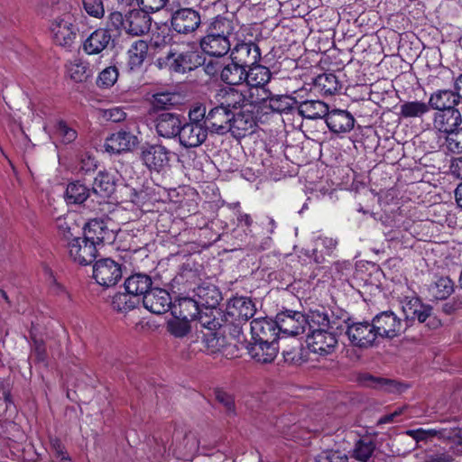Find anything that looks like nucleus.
<instances>
[{
	"instance_id": "31",
	"label": "nucleus",
	"mask_w": 462,
	"mask_h": 462,
	"mask_svg": "<svg viewBox=\"0 0 462 462\" xmlns=\"http://www.w3.org/2000/svg\"><path fill=\"white\" fill-rule=\"evenodd\" d=\"M171 312L174 318L193 321L199 313V306L193 296L181 297L172 302Z\"/></svg>"
},
{
	"instance_id": "64",
	"label": "nucleus",
	"mask_w": 462,
	"mask_h": 462,
	"mask_svg": "<svg viewBox=\"0 0 462 462\" xmlns=\"http://www.w3.org/2000/svg\"><path fill=\"white\" fill-rule=\"evenodd\" d=\"M97 167V162L94 156L88 152H84L79 158V170L88 173L93 171Z\"/></svg>"
},
{
	"instance_id": "32",
	"label": "nucleus",
	"mask_w": 462,
	"mask_h": 462,
	"mask_svg": "<svg viewBox=\"0 0 462 462\" xmlns=\"http://www.w3.org/2000/svg\"><path fill=\"white\" fill-rule=\"evenodd\" d=\"M307 325L313 331L314 328H326L328 330H343L342 325L338 319H330L327 310H311L306 317Z\"/></svg>"
},
{
	"instance_id": "5",
	"label": "nucleus",
	"mask_w": 462,
	"mask_h": 462,
	"mask_svg": "<svg viewBox=\"0 0 462 462\" xmlns=\"http://www.w3.org/2000/svg\"><path fill=\"white\" fill-rule=\"evenodd\" d=\"M374 328L378 337L394 338L405 331L408 327L393 311L385 310L373 318Z\"/></svg>"
},
{
	"instance_id": "55",
	"label": "nucleus",
	"mask_w": 462,
	"mask_h": 462,
	"mask_svg": "<svg viewBox=\"0 0 462 462\" xmlns=\"http://www.w3.org/2000/svg\"><path fill=\"white\" fill-rule=\"evenodd\" d=\"M152 103L154 109H168L177 103V96L171 92L156 93L152 96Z\"/></svg>"
},
{
	"instance_id": "54",
	"label": "nucleus",
	"mask_w": 462,
	"mask_h": 462,
	"mask_svg": "<svg viewBox=\"0 0 462 462\" xmlns=\"http://www.w3.org/2000/svg\"><path fill=\"white\" fill-rule=\"evenodd\" d=\"M190 322L189 319L174 318L168 321V330L177 337H182L190 331Z\"/></svg>"
},
{
	"instance_id": "25",
	"label": "nucleus",
	"mask_w": 462,
	"mask_h": 462,
	"mask_svg": "<svg viewBox=\"0 0 462 462\" xmlns=\"http://www.w3.org/2000/svg\"><path fill=\"white\" fill-rule=\"evenodd\" d=\"M118 178L116 172L100 171L92 185V193L103 200L108 199L116 192Z\"/></svg>"
},
{
	"instance_id": "2",
	"label": "nucleus",
	"mask_w": 462,
	"mask_h": 462,
	"mask_svg": "<svg viewBox=\"0 0 462 462\" xmlns=\"http://www.w3.org/2000/svg\"><path fill=\"white\" fill-rule=\"evenodd\" d=\"M172 155L166 146L146 142L140 147L139 158L150 171L160 173L170 168Z\"/></svg>"
},
{
	"instance_id": "20",
	"label": "nucleus",
	"mask_w": 462,
	"mask_h": 462,
	"mask_svg": "<svg viewBox=\"0 0 462 462\" xmlns=\"http://www.w3.org/2000/svg\"><path fill=\"white\" fill-rule=\"evenodd\" d=\"M192 296L199 308H215L222 300L219 289L209 282H203L192 289Z\"/></svg>"
},
{
	"instance_id": "57",
	"label": "nucleus",
	"mask_w": 462,
	"mask_h": 462,
	"mask_svg": "<svg viewBox=\"0 0 462 462\" xmlns=\"http://www.w3.org/2000/svg\"><path fill=\"white\" fill-rule=\"evenodd\" d=\"M446 143L448 151L453 153H462V127L458 126L446 134Z\"/></svg>"
},
{
	"instance_id": "33",
	"label": "nucleus",
	"mask_w": 462,
	"mask_h": 462,
	"mask_svg": "<svg viewBox=\"0 0 462 462\" xmlns=\"http://www.w3.org/2000/svg\"><path fill=\"white\" fill-rule=\"evenodd\" d=\"M111 33L106 29L94 31L84 42L83 50L90 55L98 54L109 45Z\"/></svg>"
},
{
	"instance_id": "37",
	"label": "nucleus",
	"mask_w": 462,
	"mask_h": 462,
	"mask_svg": "<svg viewBox=\"0 0 462 462\" xmlns=\"http://www.w3.org/2000/svg\"><path fill=\"white\" fill-rule=\"evenodd\" d=\"M361 382L369 387L384 391L387 393H402L407 387L395 380L375 377L371 374H365L361 377Z\"/></svg>"
},
{
	"instance_id": "56",
	"label": "nucleus",
	"mask_w": 462,
	"mask_h": 462,
	"mask_svg": "<svg viewBox=\"0 0 462 462\" xmlns=\"http://www.w3.org/2000/svg\"><path fill=\"white\" fill-rule=\"evenodd\" d=\"M118 79V70L115 66H109L104 69L98 75L97 85L100 88H108L116 82Z\"/></svg>"
},
{
	"instance_id": "11",
	"label": "nucleus",
	"mask_w": 462,
	"mask_h": 462,
	"mask_svg": "<svg viewBox=\"0 0 462 462\" xmlns=\"http://www.w3.org/2000/svg\"><path fill=\"white\" fill-rule=\"evenodd\" d=\"M256 312L254 302L249 297L236 296L227 302L225 318H230L236 321H244V324L254 317Z\"/></svg>"
},
{
	"instance_id": "18",
	"label": "nucleus",
	"mask_w": 462,
	"mask_h": 462,
	"mask_svg": "<svg viewBox=\"0 0 462 462\" xmlns=\"http://www.w3.org/2000/svg\"><path fill=\"white\" fill-rule=\"evenodd\" d=\"M276 320L268 318L254 319L250 323L252 340L277 342L279 334Z\"/></svg>"
},
{
	"instance_id": "42",
	"label": "nucleus",
	"mask_w": 462,
	"mask_h": 462,
	"mask_svg": "<svg viewBox=\"0 0 462 462\" xmlns=\"http://www.w3.org/2000/svg\"><path fill=\"white\" fill-rule=\"evenodd\" d=\"M270 69L263 65L255 64L246 69L245 82L249 87L266 86L271 80Z\"/></svg>"
},
{
	"instance_id": "19",
	"label": "nucleus",
	"mask_w": 462,
	"mask_h": 462,
	"mask_svg": "<svg viewBox=\"0 0 462 462\" xmlns=\"http://www.w3.org/2000/svg\"><path fill=\"white\" fill-rule=\"evenodd\" d=\"M149 14L142 8L129 11L125 22V32L133 36H141L148 32L152 23Z\"/></svg>"
},
{
	"instance_id": "61",
	"label": "nucleus",
	"mask_w": 462,
	"mask_h": 462,
	"mask_svg": "<svg viewBox=\"0 0 462 462\" xmlns=\"http://www.w3.org/2000/svg\"><path fill=\"white\" fill-rule=\"evenodd\" d=\"M104 0H83V6L86 12L97 18H100L105 14Z\"/></svg>"
},
{
	"instance_id": "39",
	"label": "nucleus",
	"mask_w": 462,
	"mask_h": 462,
	"mask_svg": "<svg viewBox=\"0 0 462 462\" xmlns=\"http://www.w3.org/2000/svg\"><path fill=\"white\" fill-rule=\"evenodd\" d=\"M235 26L233 21L217 15L211 19L207 24L205 35H217L218 37L225 36L230 38L234 34Z\"/></svg>"
},
{
	"instance_id": "60",
	"label": "nucleus",
	"mask_w": 462,
	"mask_h": 462,
	"mask_svg": "<svg viewBox=\"0 0 462 462\" xmlns=\"http://www.w3.org/2000/svg\"><path fill=\"white\" fill-rule=\"evenodd\" d=\"M346 455L337 450H325L320 452L315 462H347Z\"/></svg>"
},
{
	"instance_id": "12",
	"label": "nucleus",
	"mask_w": 462,
	"mask_h": 462,
	"mask_svg": "<svg viewBox=\"0 0 462 462\" xmlns=\"http://www.w3.org/2000/svg\"><path fill=\"white\" fill-rule=\"evenodd\" d=\"M69 254L77 263L81 265L90 264L97 257V248L94 246V242L90 243L82 238L74 237L68 243Z\"/></svg>"
},
{
	"instance_id": "30",
	"label": "nucleus",
	"mask_w": 462,
	"mask_h": 462,
	"mask_svg": "<svg viewBox=\"0 0 462 462\" xmlns=\"http://www.w3.org/2000/svg\"><path fill=\"white\" fill-rule=\"evenodd\" d=\"M124 287L127 292L135 295L140 300L153 288L152 277L144 273H134L127 277Z\"/></svg>"
},
{
	"instance_id": "4",
	"label": "nucleus",
	"mask_w": 462,
	"mask_h": 462,
	"mask_svg": "<svg viewBox=\"0 0 462 462\" xmlns=\"http://www.w3.org/2000/svg\"><path fill=\"white\" fill-rule=\"evenodd\" d=\"M54 42L66 49L71 50L79 32L75 18L70 14H64L56 18L51 24Z\"/></svg>"
},
{
	"instance_id": "26",
	"label": "nucleus",
	"mask_w": 462,
	"mask_h": 462,
	"mask_svg": "<svg viewBox=\"0 0 462 462\" xmlns=\"http://www.w3.org/2000/svg\"><path fill=\"white\" fill-rule=\"evenodd\" d=\"M248 354L256 362L262 364L272 363L279 352L278 342H263L253 340L245 346Z\"/></svg>"
},
{
	"instance_id": "8",
	"label": "nucleus",
	"mask_w": 462,
	"mask_h": 462,
	"mask_svg": "<svg viewBox=\"0 0 462 462\" xmlns=\"http://www.w3.org/2000/svg\"><path fill=\"white\" fill-rule=\"evenodd\" d=\"M337 330L314 328L308 337V347L310 352L326 356L333 353L337 346Z\"/></svg>"
},
{
	"instance_id": "29",
	"label": "nucleus",
	"mask_w": 462,
	"mask_h": 462,
	"mask_svg": "<svg viewBox=\"0 0 462 462\" xmlns=\"http://www.w3.org/2000/svg\"><path fill=\"white\" fill-rule=\"evenodd\" d=\"M462 123V116L457 108L439 110L433 118L434 128L448 134L456 130Z\"/></svg>"
},
{
	"instance_id": "27",
	"label": "nucleus",
	"mask_w": 462,
	"mask_h": 462,
	"mask_svg": "<svg viewBox=\"0 0 462 462\" xmlns=\"http://www.w3.org/2000/svg\"><path fill=\"white\" fill-rule=\"evenodd\" d=\"M325 121L328 129L336 134L350 132L355 125L354 116L348 111L341 109L328 110Z\"/></svg>"
},
{
	"instance_id": "10",
	"label": "nucleus",
	"mask_w": 462,
	"mask_h": 462,
	"mask_svg": "<svg viewBox=\"0 0 462 462\" xmlns=\"http://www.w3.org/2000/svg\"><path fill=\"white\" fill-rule=\"evenodd\" d=\"M275 320L279 333L291 337L304 333L308 323L305 315L290 310L278 313Z\"/></svg>"
},
{
	"instance_id": "1",
	"label": "nucleus",
	"mask_w": 462,
	"mask_h": 462,
	"mask_svg": "<svg viewBox=\"0 0 462 462\" xmlns=\"http://www.w3.org/2000/svg\"><path fill=\"white\" fill-rule=\"evenodd\" d=\"M205 63V58L198 51H177L171 49L164 57L157 60V65L161 69H166L170 73L184 74Z\"/></svg>"
},
{
	"instance_id": "35",
	"label": "nucleus",
	"mask_w": 462,
	"mask_h": 462,
	"mask_svg": "<svg viewBox=\"0 0 462 462\" xmlns=\"http://www.w3.org/2000/svg\"><path fill=\"white\" fill-rule=\"evenodd\" d=\"M203 342L207 350L211 354L221 352L226 356L234 355L233 351L228 350L232 346V342H228L226 337L220 335L217 330L204 334Z\"/></svg>"
},
{
	"instance_id": "23",
	"label": "nucleus",
	"mask_w": 462,
	"mask_h": 462,
	"mask_svg": "<svg viewBox=\"0 0 462 462\" xmlns=\"http://www.w3.org/2000/svg\"><path fill=\"white\" fill-rule=\"evenodd\" d=\"M138 144V138L127 131H118L106 138V151L110 153H121L134 150Z\"/></svg>"
},
{
	"instance_id": "36",
	"label": "nucleus",
	"mask_w": 462,
	"mask_h": 462,
	"mask_svg": "<svg viewBox=\"0 0 462 462\" xmlns=\"http://www.w3.org/2000/svg\"><path fill=\"white\" fill-rule=\"evenodd\" d=\"M225 315L217 308H199L197 319L201 327L208 328V332L220 329L223 326Z\"/></svg>"
},
{
	"instance_id": "52",
	"label": "nucleus",
	"mask_w": 462,
	"mask_h": 462,
	"mask_svg": "<svg viewBox=\"0 0 462 462\" xmlns=\"http://www.w3.org/2000/svg\"><path fill=\"white\" fill-rule=\"evenodd\" d=\"M54 134L64 144L71 143L78 136L77 131L69 126L64 120L57 121Z\"/></svg>"
},
{
	"instance_id": "41",
	"label": "nucleus",
	"mask_w": 462,
	"mask_h": 462,
	"mask_svg": "<svg viewBox=\"0 0 462 462\" xmlns=\"http://www.w3.org/2000/svg\"><path fill=\"white\" fill-rule=\"evenodd\" d=\"M243 325H245L244 321H236L230 318H227L226 320V318H225L222 326L224 332L227 330L230 337L235 341L232 346L237 350L245 348V346L249 343L243 333Z\"/></svg>"
},
{
	"instance_id": "46",
	"label": "nucleus",
	"mask_w": 462,
	"mask_h": 462,
	"mask_svg": "<svg viewBox=\"0 0 462 462\" xmlns=\"http://www.w3.org/2000/svg\"><path fill=\"white\" fill-rule=\"evenodd\" d=\"M430 109L429 103L422 101H406L400 106V116L402 118H421Z\"/></svg>"
},
{
	"instance_id": "62",
	"label": "nucleus",
	"mask_w": 462,
	"mask_h": 462,
	"mask_svg": "<svg viewBox=\"0 0 462 462\" xmlns=\"http://www.w3.org/2000/svg\"><path fill=\"white\" fill-rule=\"evenodd\" d=\"M206 106L203 105H197L190 108L189 112V124L206 125L207 119Z\"/></svg>"
},
{
	"instance_id": "14",
	"label": "nucleus",
	"mask_w": 462,
	"mask_h": 462,
	"mask_svg": "<svg viewBox=\"0 0 462 462\" xmlns=\"http://www.w3.org/2000/svg\"><path fill=\"white\" fill-rule=\"evenodd\" d=\"M231 118H234L233 111H227L217 103L207 114L206 127L211 134L223 135L231 129Z\"/></svg>"
},
{
	"instance_id": "34",
	"label": "nucleus",
	"mask_w": 462,
	"mask_h": 462,
	"mask_svg": "<svg viewBox=\"0 0 462 462\" xmlns=\"http://www.w3.org/2000/svg\"><path fill=\"white\" fill-rule=\"evenodd\" d=\"M460 98L456 90L442 89L432 93L429 99V105L436 110L453 109L459 104Z\"/></svg>"
},
{
	"instance_id": "59",
	"label": "nucleus",
	"mask_w": 462,
	"mask_h": 462,
	"mask_svg": "<svg viewBox=\"0 0 462 462\" xmlns=\"http://www.w3.org/2000/svg\"><path fill=\"white\" fill-rule=\"evenodd\" d=\"M454 427L453 428H435L426 430V435L429 441L434 438H438L442 440H448L454 442Z\"/></svg>"
},
{
	"instance_id": "22",
	"label": "nucleus",
	"mask_w": 462,
	"mask_h": 462,
	"mask_svg": "<svg viewBox=\"0 0 462 462\" xmlns=\"http://www.w3.org/2000/svg\"><path fill=\"white\" fill-rule=\"evenodd\" d=\"M233 116L229 132L235 137L242 138L254 132L256 121L252 110L246 108L239 112L233 111Z\"/></svg>"
},
{
	"instance_id": "15",
	"label": "nucleus",
	"mask_w": 462,
	"mask_h": 462,
	"mask_svg": "<svg viewBox=\"0 0 462 462\" xmlns=\"http://www.w3.org/2000/svg\"><path fill=\"white\" fill-rule=\"evenodd\" d=\"M230 59L244 68L248 69L260 60V48L253 42H237L230 51Z\"/></svg>"
},
{
	"instance_id": "9",
	"label": "nucleus",
	"mask_w": 462,
	"mask_h": 462,
	"mask_svg": "<svg viewBox=\"0 0 462 462\" xmlns=\"http://www.w3.org/2000/svg\"><path fill=\"white\" fill-rule=\"evenodd\" d=\"M122 267L111 258L97 261L93 267V277L98 284L104 287L116 285L122 278Z\"/></svg>"
},
{
	"instance_id": "6",
	"label": "nucleus",
	"mask_w": 462,
	"mask_h": 462,
	"mask_svg": "<svg viewBox=\"0 0 462 462\" xmlns=\"http://www.w3.org/2000/svg\"><path fill=\"white\" fill-rule=\"evenodd\" d=\"M170 22L171 29L176 33L189 35L199 28L201 15L198 10L182 7L172 12Z\"/></svg>"
},
{
	"instance_id": "49",
	"label": "nucleus",
	"mask_w": 462,
	"mask_h": 462,
	"mask_svg": "<svg viewBox=\"0 0 462 462\" xmlns=\"http://www.w3.org/2000/svg\"><path fill=\"white\" fill-rule=\"evenodd\" d=\"M375 450V443L370 438L359 439L354 446L352 457L360 462H367Z\"/></svg>"
},
{
	"instance_id": "3",
	"label": "nucleus",
	"mask_w": 462,
	"mask_h": 462,
	"mask_svg": "<svg viewBox=\"0 0 462 462\" xmlns=\"http://www.w3.org/2000/svg\"><path fill=\"white\" fill-rule=\"evenodd\" d=\"M401 302L405 315L404 324L408 325L409 321L418 320L420 323L427 322V326L430 328L440 327V320L433 315V308L423 303L419 297L406 296Z\"/></svg>"
},
{
	"instance_id": "63",
	"label": "nucleus",
	"mask_w": 462,
	"mask_h": 462,
	"mask_svg": "<svg viewBox=\"0 0 462 462\" xmlns=\"http://www.w3.org/2000/svg\"><path fill=\"white\" fill-rule=\"evenodd\" d=\"M293 345L290 348H284L282 349V356L284 358V361L290 364H295L300 359V345L298 340L293 339L292 340Z\"/></svg>"
},
{
	"instance_id": "43",
	"label": "nucleus",
	"mask_w": 462,
	"mask_h": 462,
	"mask_svg": "<svg viewBox=\"0 0 462 462\" xmlns=\"http://www.w3.org/2000/svg\"><path fill=\"white\" fill-rule=\"evenodd\" d=\"M92 189H89L80 181H73L68 184L65 191V199L69 204H82L91 195Z\"/></svg>"
},
{
	"instance_id": "47",
	"label": "nucleus",
	"mask_w": 462,
	"mask_h": 462,
	"mask_svg": "<svg viewBox=\"0 0 462 462\" xmlns=\"http://www.w3.org/2000/svg\"><path fill=\"white\" fill-rule=\"evenodd\" d=\"M141 303L139 298L130 292H117L112 298V307L119 312H128Z\"/></svg>"
},
{
	"instance_id": "44",
	"label": "nucleus",
	"mask_w": 462,
	"mask_h": 462,
	"mask_svg": "<svg viewBox=\"0 0 462 462\" xmlns=\"http://www.w3.org/2000/svg\"><path fill=\"white\" fill-rule=\"evenodd\" d=\"M454 291V283L447 276L437 278L429 286V293L435 300H446Z\"/></svg>"
},
{
	"instance_id": "53",
	"label": "nucleus",
	"mask_w": 462,
	"mask_h": 462,
	"mask_svg": "<svg viewBox=\"0 0 462 462\" xmlns=\"http://www.w3.org/2000/svg\"><path fill=\"white\" fill-rule=\"evenodd\" d=\"M56 227L59 235L65 240L71 241L79 233V226L72 222H69L67 217H58L56 219Z\"/></svg>"
},
{
	"instance_id": "21",
	"label": "nucleus",
	"mask_w": 462,
	"mask_h": 462,
	"mask_svg": "<svg viewBox=\"0 0 462 462\" xmlns=\"http://www.w3.org/2000/svg\"><path fill=\"white\" fill-rule=\"evenodd\" d=\"M181 125L180 116L176 113H162L154 120L157 134L167 139L179 136Z\"/></svg>"
},
{
	"instance_id": "16",
	"label": "nucleus",
	"mask_w": 462,
	"mask_h": 462,
	"mask_svg": "<svg viewBox=\"0 0 462 462\" xmlns=\"http://www.w3.org/2000/svg\"><path fill=\"white\" fill-rule=\"evenodd\" d=\"M216 100L227 111H241L249 106L247 92L232 87L220 88L216 95Z\"/></svg>"
},
{
	"instance_id": "7",
	"label": "nucleus",
	"mask_w": 462,
	"mask_h": 462,
	"mask_svg": "<svg viewBox=\"0 0 462 462\" xmlns=\"http://www.w3.org/2000/svg\"><path fill=\"white\" fill-rule=\"evenodd\" d=\"M343 322L346 323V334L354 346L367 348L372 346L378 337L374 328L373 320L371 322Z\"/></svg>"
},
{
	"instance_id": "48",
	"label": "nucleus",
	"mask_w": 462,
	"mask_h": 462,
	"mask_svg": "<svg viewBox=\"0 0 462 462\" xmlns=\"http://www.w3.org/2000/svg\"><path fill=\"white\" fill-rule=\"evenodd\" d=\"M247 92L248 105L250 107L263 105L264 107L270 103L273 93L266 86L250 87L245 90Z\"/></svg>"
},
{
	"instance_id": "28",
	"label": "nucleus",
	"mask_w": 462,
	"mask_h": 462,
	"mask_svg": "<svg viewBox=\"0 0 462 462\" xmlns=\"http://www.w3.org/2000/svg\"><path fill=\"white\" fill-rule=\"evenodd\" d=\"M202 51L212 57H224L231 51L230 38L204 35L199 40Z\"/></svg>"
},
{
	"instance_id": "24",
	"label": "nucleus",
	"mask_w": 462,
	"mask_h": 462,
	"mask_svg": "<svg viewBox=\"0 0 462 462\" xmlns=\"http://www.w3.org/2000/svg\"><path fill=\"white\" fill-rule=\"evenodd\" d=\"M208 133L206 125L186 123L181 125V130L178 137L180 143L184 147H198L206 141Z\"/></svg>"
},
{
	"instance_id": "13",
	"label": "nucleus",
	"mask_w": 462,
	"mask_h": 462,
	"mask_svg": "<svg viewBox=\"0 0 462 462\" xmlns=\"http://www.w3.org/2000/svg\"><path fill=\"white\" fill-rule=\"evenodd\" d=\"M86 240L94 242L97 248L100 245L112 244L116 239L115 232L110 229L103 219L94 218L89 220L84 226Z\"/></svg>"
},
{
	"instance_id": "17",
	"label": "nucleus",
	"mask_w": 462,
	"mask_h": 462,
	"mask_svg": "<svg viewBox=\"0 0 462 462\" xmlns=\"http://www.w3.org/2000/svg\"><path fill=\"white\" fill-rule=\"evenodd\" d=\"M143 307L152 313L160 315L171 310L172 304L170 293L162 288L154 287L141 300Z\"/></svg>"
},
{
	"instance_id": "38",
	"label": "nucleus",
	"mask_w": 462,
	"mask_h": 462,
	"mask_svg": "<svg viewBox=\"0 0 462 462\" xmlns=\"http://www.w3.org/2000/svg\"><path fill=\"white\" fill-rule=\"evenodd\" d=\"M328 112V106L320 100H306L298 106V113L307 119H319L325 117Z\"/></svg>"
},
{
	"instance_id": "45",
	"label": "nucleus",
	"mask_w": 462,
	"mask_h": 462,
	"mask_svg": "<svg viewBox=\"0 0 462 462\" xmlns=\"http://www.w3.org/2000/svg\"><path fill=\"white\" fill-rule=\"evenodd\" d=\"M297 105L298 101L296 98L290 95L273 94L270 103L265 106V107L271 109L274 113L287 114L294 109Z\"/></svg>"
},
{
	"instance_id": "51",
	"label": "nucleus",
	"mask_w": 462,
	"mask_h": 462,
	"mask_svg": "<svg viewBox=\"0 0 462 462\" xmlns=\"http://www.w3.org/2000/svg\"><path fill=\"white\" fill-rule=\"evenodd\" d=\"M316 84L328 95H333L340 88L337 78L332 73L319 75L316 79Z\"/></svg>"
},
{
	"instance_id": "40",
	"label": "nucleus",
	"mask_w": 462,
	"mask_h": 462,
	"mask_svg": "<svg viewBox=\"0 0 462 462\" xmlns=\"http://www.w3.org/2000/svg\"><path fill=\"white\" fill-rule=\"evenodd\" d=\"M220 79L227 85H239L246 79V69L231 60L223 67Z\"/></svg>"
},
{
	"instance_id": "50",
	"label": "nucleus",
	"mask_w": 462,
	"mask_h": 462,
	"mask_svg": "<svg viewBox=\"0 0 462 462\" xmlns=\"http://www.w3.org/2000/svg\"><path fill=\"white\" fill-rule=\"evenodd\" d=\"M148 46L144 41L135 42L128 51V66L131 70L139 68L147 56Z\"/></svg>"
},
{
	"instance_id": "58",
	"label": "nucleus",
	"mask_w": 462,
	"mask_h": 462,
	"mask_svg": "<svg viewBox=\"0 0 462 462\" xmlns=\"http://www.w3.org/2000/svg\"><path fill=\"white\" fill-rule=\"evenodd\" d=\"M215 396L217 402L225 409V412L227 416L233 417L236 414L235 400L231 394L222 390H216Z\"/></svg>"
}]
</instances>
